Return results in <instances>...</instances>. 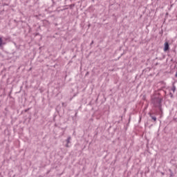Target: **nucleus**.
Wrapping results in <instances>:
<instances>
[{
	"instance_id": "f257e3e1",
	"label": "nucleus",
	"mask_w": 177,
	"mask_h": 177,
	"mask_svg": "<svg viewBox=\"0 0 177 177\" xmlns=\"http://www.w3.org/2000/svg\"><path fill=\"white\" fill-rule=\"evenodd\" d=\"M151 103L159 110V113H162V98L155 97L151 99Z\"/></svg>"
},
{
	"instance_id": "f03ea898",
	"label": "nucleus",
	"mask_w": 177,
	"mask_h": 177,
	"mask_svg": "<svg viewBox=\"0 0 177 177\" xmlns=\"http://www.w3.org/2000/svg\"><path fill=\"white\" fill-rule=\"evenodd\" d=\"M66 144L65 145V147H71V137H68V138L66 140Z\"/></svg>"
},
{
	"instance_id": "7ed1b4c3",
	"label": "nucleus",
	"mask_w": 177,
	"mask_h": 177,
	"mask_svg": "<svg viewBox=\"0 0 177 177\" xmlns=\"http://www.w3.org/2000/svg\"><path fill=\"white\" fill-rule=\"evenodd\" d=\"M168 50H169V43L166 41L164 44V52H168Z\"/></svg>"
},
{
	"instance_id": "20e7f679",
	"label": "nucleus",
	"mask_w": 177,
	"mask_h": 177,
	"mask_svg": "<svg viewBox=\"0 0 177 177\" xmlns=\"http://www.w3.org/2000/svg\"><path fill=\"white\" fill-rule=\"evenodd\" d=\"M5 45V43L3 42V39L2 37H0V48H2V46Z\"/></svg>"
},
{
	"instance_id": "39448f33",
	"label": "nucleus",
	"mask_w": 177,
	"mask_h": 177,
	"mask_svg": "<svg viewBox=\"0 0 177 177\" xmlns=\"http://www.w3.org/2000/svg\"><path fill=\"white\" fill-rule=\"evenodd\" d=\"M149 116L151 117V120L154 121H157V118L154 115H153L151 113H149Z\"/></svg>"
},
{
	"instance_id": "423d86ee",
	"label": "nucleus",
	"mask_w": 177,
	"mask_h": 177,
	"mask_svg": "<svg viewBox=\"0 0 177 177\" xmlns=\"http://www.w3.org/2000/svg\"><path fill=\"white\" fill-rule=\"evenodd\" d=\"M171 91L175 93V91H176V86H175V85H173L172 88H171Z\"/></svg>"
},
{
	"instance_id": "0eeeda50",
	"label": "nucleus",
	"mask_w": 177,
	"mask_h": 177,
	"mask_svg": "<svg viewBox=\"0 0 177 177\" xmlns=\"http://www.w3.org/2000/svg\"><path fill=\"white\" fill-rule=\"evenodd\" d=\"M169 172H170V177L174 176V172H172V170L169 169Z\"/></svg>"
},
{
	"instance_id": "6e6552de",
	"label": "nucleus",
	"mask_w": 177,
	"mask_h": 177,
	"mask_svg": "<svg viewBox=\"0 0 177 177\" xmlns=\"http://www.w3.org/2000/svg\"><path fill=\"white\" fill-rule=\"evenodd\" d=\"M169 96L171 99L174 98V94L172 93H169Z\"/></svg>"
},
{
	"instance_id": "1a4fd4ad",
	"label": "nucleus",
	"mask_w": 177,
	"mask_h": 177,
	"mask_svg": "<svg viewBox=\"0 0 177 177\" xmlns=\"http://www.w3.org/2000/svg\"><path fill=\"white\" fill-rule=\"evenodd\" d=\"M72 120H73V121H75V120H77V117L73 116V117L72 118Z\"/></svg>"
},
{
	"instance_id": "9d476101",
	"label": "nucleus",
	"mask_w": 177,
	"mask_h": 177,
	"mask_svg": "<svg viewBox=\"0 0 177 177\" xmlns=\"http://www.w3.org/2000/svg\"><path fill=\"white\" fill-rule=\"evenodd\" d=\"M77 114H78V111H76L75 113V117H77Z\"/></svg>"
},
{
	"instance_id": "9b49d317",
	"label": "nucleus",
	"mask_w": 177,
	"mask_h": 177,
	"mask_svg": "<svg viewBox=\"0 0 177 177\" xmlns=\"http://www.w3.org/2000/svg\"><path fill=\"white\" fill-rule=\"evenodd\" d=\"M28 110H30V109H26L25 113H27V111H28Z\"/></svg>"
},
{
	"instance_id": "f8f14e48",
	"label": "nucleus",
	"mask_w": 177,
	"mask_h": 177,
	"mask_svg": "<svg viewBox=\"0 0 177 177\" xmlns=\"http://www.w3.org/2000/svg\"><path fill=\"white\" fill-rule=\"evenodd\" d=\"M90 45H93V41H91Z\"/></svg>"
},
{
	"instance_id": "ddd939ff",
	"label": "nucleus",
	"mask_w": 177,
	"mask_h": 177,
	"mask_svg": "<svg viewBox=\"0 0 177 177\" xmlns=\"http://www.w3.org/2000/svg\"><path fill=\"white\" fill-rule=\"evenodd\" d=\"M175 77H177V71H176V74H175Z\"/></svg>"
},
{
	"instance_id": "4468645a",
	"label": "nucleus",
	"mask_w": 177,
	"mask_h": 177,
	"mask_svg": "<svg viewBox=\"0 0 177 177\" xmlns=\"http://www.w3.org/2000/svg\"><path fill=\"white\" fill-rule=\"evenodd\" d=\"M62 106H64V102L62 103Z\"/></svg>"
}]
</instances>
